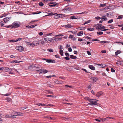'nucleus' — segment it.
<instances>
[{
    "mask_svg": "<svg viewBox=\"0 0 123 123\" xmlns=\"http://www.w3.org/2000/svg\"><path fill=\"white\" fill-rule=\"evenodd\" d=\"M51 59H47L46 62L48 63L51 62Z\"/></svg>",
    "mask_w": 123,
    "mask_h": 123,
    "instance_id": "obj_43",
    "label": "nucleus"
},
{
    "mask_svg": "<svg viewBox=\"0 0 123 123\" xmlns=\"http://www.w3.org/2000/svg\"><path fill=\"white\" fill-rule=\"evenodd\" d=\"M16 49L20 52H22L24 50V48L21 46H16Z\"/></svg>",
    "mask_w": 123,
    "mask_h": 123,
    "instance_id": "obj_2",
    "label": "nucleus"
},
{
    "mask_svg": "<svg viewBox=\"0 0 123 123\" xmlns=\"http://www.w3.org/2000/svg\"><path fill=\"white\" fill-rule=\"evenodd\" d=\"M102 26V25L100 24H98L97 25V27H101Z\"/></svg>",
    "mask_w": 123,
    "mask_h": 123,
    "instance_id": "obj_32",
    "label": "nucleus"
},
{
    "mask_svg": "<svg viewBox=\"0 0 123 123\" xmlns=\"http://www.w3.org/2000/svg\"><path fill=\"white\" fill-rule=\"evenodd\" d=\"M102 93H103L102 92H98L96 94V96L99 97L101 96Z\"/></svg>",
    "mask_w": 123,
    "mask_h": 123,
    "instance_id": "obj_9",
    "label": "nucleus"
},
{
    "mask_svg": "<svg viewBox=\"0 0 123 123\" xmlns=\"http://www.w3.org/2000/svg\"><path fill=\"white\" fill-rule=\"evenodd\" d=\"M64 59L66 60H70V58L68 57H64Z\"/></svg>",
    "mask_w": 123,
    "mask_h": 123,
    "instance_id": "obj_38",
    "label": "nucleus"
},
{
    "mask_svg": "<svg viewBox=\"0 0 123 123\" xmlns=\"http://www.w3.org/2000/svg\"><path fill=\"white\" fill-rule=\"evenodd\" d=\"M37 71L38 72V73H39V74H45L48 72L47 70L45 69H44L43 68L41 69H40L37 70Z\"/></svg>",
    "mask_w": 123,
    "mask_h": 123,
    "instance_id": "obj_1",
    "label": "nucleus"
},
{
    "mask_svg": "<svg viewBox=\"0 0 123 123\" xmlns=\"http://www.w3.org/2000/svg\"><path fill=\"white\" fill-rule=\"evenodd\" d=\"M11 115H7L6 116V117L7 118H11Z\"/></svg>",
    "mask_w": 123,
    "mask_h": 123,
    "instance_id": "obj_37",
    "label": "nucleus"
},
{
    "mask_svg": "<svg viewBox=\"0 0 123 123\" xmlns=\"http://www.w3.org/2000/svg\"><path fill=\"white\" fill-rule=\"evenodd\" d=\"M92 100L90 101V103L88 104H87L88 105H96L97 104V102L96 100Z\"/></svg>",
    "mask_w": 123,
    "mask_h": 123,
    "instance_id": "obj_4",
    "label": "nucleus"
},
{
    "mask_svg": "<svg viewBox=\"0 0 123 123\" xmlns=\"http://www.w3.org/2000/svg\"><path fill=\"white\" fill-rule=\"evenodd\" d=\"M105 6H106V4H100V7H103Z\"/></svg>",
    "mask_w": 123,
    "mask_h": 123,
    "instance_id": "obj_52",
    "label": "nucleus"
},
{
    "mask_svg": "<svg viewBox=\"0 0 123 123\" xmlns=\"http://www.w3.org/2000/svg\"><path fill=\"white\" fill-rule=\"evenodd\" d=\"M54 14H54L53 13H52V12H51L50 13H49V14L46 15L45 16H52Z\"/></svg>",
    "mask_w": 123,
    "mask_h": 123,
    "instance_id": "obj_34",
    "label": "nucleus"
},
{
    "mask_svg": "<svg viewBox=\"0 0 123 123\" xmlns=\"http://www.w3.org/2000/svg\"><path fill=\"white\" fill-rule=\"evenodd\" d=\"M119 64L121 65H122L123 64V62L121 61H119L118 62Z\"/></svg>",
    "mask_w": 123,
    "mask_h": 123,
    "instance_id": "obj_49",
    "label": "nucleus"
},
{
    "mask_svg": "<svg viewBox=\"0 0 123 123\" xmlns=\"http://www.w3.org/2000/svg\"><path fill=\"white\" fill-rule=\"evenodd\" d=\"M6 100L8 101H10L11 100V99L9 98H6Z\"/></svg>",
    "mask_w": 123,
    "mask_h": 123,
    "instance_id": "obj_51",
    "label": "nucleus"
},
{
    "mask_svg": "<svg viewBox=\"0 0 123 123\" xmlns=\"http://www.w3.org/2000/svg\"><path fill=\"white\" fill-rule=\"evenodd\" d=\"M72 119L71 117L66 118L62 117V119H64L65 121L71 120Z\"/></svg>",
    "mask_w": 123,
    "mask_h": 123,
    "instance_id": "obj_14",
    "label": "nucleus"
},
{
    "mask_svg": "<svg viewBox=\"0 0 123 123\" xmlns=\"http://www.w3.org/2000/svg\"><path fill=\"white\" fill-rule=\"evenodd\" d=\"M65 12H71L72 11V9L70 7H68L66 8L63 9L62 10Z\"/></svg>",
    "mask_w": 123,
    "mask_h": 123,
    "instance_id": "obj_3",
    "label": "nucleus"
},
{
    "mask_svg": "<svg viewBox=\"0 0 123 123\" xmlns=\"http://www.w3.org/2000/svg\"><path fill=\"white\" fill-rule=\"evenodd\" d=\"M122 18V17L121 15L119 16H118V18H117V19H121Z\"/></svg>",
    "mask_w": 123,
    "mask_h": 123,
    "instance_id": "obj_53",
    "label": "nucleus"
},
{
    "mask_svg": "<svg viewBox=\"0 0 123 123\" xmlns=\"http://www.w3.org/2000/svg\"><path fill=\"white\" fill-rule=\"evenodd\" d=\"M70 18L71 19H77V18L75 17V16H71Z\"/></svg>",
    "mask_w": 123,
    "mask_h": 123,
    "instance_id": "obj_28",
    "label": "nucleus"
},
{
    "mask_svg": "<svg viewBox=\"0 0 123 123\" xmlns=\"http://www.w3.org/2000/svg\"><path fill=\"white\" fill-rule=\"evenodd\" d=\"M113 22V19H111L108 21V23H111Z\"/></svg>",
    "mask_w": 123,
    "mask_h": 123,
    "instance_id": "obj_40",
    "label": "nucleus"
},
{
    "mask_svg": "<svg viewBox=\"0 0 123 123\" xmlns=\"http://www.w3.org/2000/svg\"><path fill=\"white\" fill-rule=\"evenodd\" d=\"M70 58L71 59H73L74 58V55H70Z\"/></svg>",
    "mask_w": 123,
    "mask_h": 123,
    "instance_id": "obj_62",
    "label": "nucleus"
},
{
    "mask_svg": "<svg viewBox=\"0 0 123 123\" xmlns=\"http://www.w3.org/2000/svg\"><path fill=\"white\" fill-rule=\"evenodd\" d=\"M22 38H18L17 39H16V42L21 40L22 39Z\"/></svg>",
    "mask_w": 123,
    "mask_h": 123,
    "instance_id": "obj_48",
    "label": "nucleus"
},
{
    "mask_svg": "<svg viewBox=\"0 0 123 123\" xmlns=\"http://www.w3.org/2000/svg\"><path fill=\"white\" fill-rule=\"evenodd\" d=\"M92 41H100L98 39H92Z\"/></svg>",
    "mask_w": 123,
    "mask_h": 123,
    "instance_id": "obj_54",
    "label": "nucleus"
},
{
    "mask_svg": "<svg viewBox=\"0 0 123 123\" xmlns=\"http://www.w3.org/2000/svg\"><path fill=\"white\" fill-rule=\"evenodd\" d=\"M47 50L48 51L50 52H53V49H47Z\"/></svg>",
    "mask_w": 123,
    "mask_h": 123,
    "instance_id": "obj_29",
    "label": "nucleus"
},
{
    "mask_svg": "<svg viewBox=\"0 0 123 123\" xmlns=\"http://www.w3.org/2000/svg\"><path fill=\"white\" fill-rule=\"evenodd\" d=\"M85 13V12H83L81 13H77V14H84Z\"/></svg>",
    "mask_w": 123,
    "mask_h": 123,
    "instance_id": "obj_59",
    "label": "nucleus"
},
{
    "mask_svg": "<svg viewBox=\"0 0 123 123\" xmlns=\"http://www.w3.org/2000/svg\"><path fill=\"white\" fill-rule=\"evenodd\" d=\"M65 28H70L72 27V26L70 24H67V25L65 26Z\"/></svg>",
    "mask_w": 123,
    "mask_h": 123,
    "instance_id": "obj_17",
    "label": "nucleus"
},
{
    "mask_svg": "<svg viewBox=\"0 0 123 123\" xmlns=\"http://www.w3.org/2000/svg\"><path fill=\"white\" fill-rule=\"evenodd\" d=\"M58 4V3H56L55 2L51 1L49 3V4H52V5L56 4L57 5Z\"/></svg>",
    "mask_w": 123,
    "mask_h": 123,
    "instance_id": "obj_24",
    "label": "nucleus"
},
{
    "mask_svg": "<svg viewBox=\"0 0 123 123\" xmlns=\"http://www.w3.org/2000/svg\"><path fill=\"white\" fill-rule=\"evenodd\" d=\"M94 28H88L87 29V30L89 31H93L94 30Z\"/></svg>",
    "mask_w": 123,
    "mask_h": 123,
    "instance_id": "obj_22",
    "label": "nucleus"
},
{
    "mask_svg": "<svg viewBox=\"0 0 123 123\" xmlns=\"http://www.w3.org/2000/svg\"><path fill=\"white\" fill-rule=\"evenodd\" d=\"M92 79L93 80V82H95L97 80L98 78L95 77L92 78Z\"/></svg>",
    "mask_w": 123,
    "mask_h": 123,
    "instance_id": "obj_11",
    "label": "nucleus"
},
{
    "mask_svg": "<svg viewBox=\"0 0 123 123\" xmlns=\"http://www.w3.org/2000/svg\"><path fill=\"white\" fill-rule=\"evenodd\" d=\"M84 98L85 99L87 100H88V101H89V102H90V101H91V100H96V99H91L90 98H89L88 97H85Z\"/></svg>",
    "mask_w": 123,
    "mask_h": 123,
    "instance_id": "obj_12",
    "label": "nucleus"
},
{
    "mask_svg": "<svg viewBox=\"0 0 123 123\" xmlns=\"http://www.w3.org/2000/svg\"><path fill=\"white\" fill-rule=\"evenodd\" d=\"M78 28H79L80 30H84L85 29V27H79Z\"/></svg>",
    "mask_w": 123,
    "mask_h": 123,
    "instance_id": "obj_39",
    "label": "nucleus"
},
{
    "mask_svg": "<svg viewBox=\"0 0 123 123\" xmlns=\"http://www.w3.org/2000/svg\"><path fill=\"white\" fill-rule=\"evenodd\" d=\"M89 67L90 69L92 70H95V68L93 65H89Z\"/></svg>",
    "mask_w": 123,
    "mask_h": 123,
    "instance_id": "obj_15",
    "label": "nucleus"
},
{
    "mask_svg": "<svg viewBox=\"0 0 123 123\" xmlns=\"http://www.w3.org/2000/svg\"><path fill=\"white\" fill-rule=\"evenodd\" d=\"M92 21L91 20H88L86 22V24L88 23H90L91 21Z\"/></svg>",
    "mask_w": 123,
    "mask_h": 123,
    "instance_id": "obj_58",
    "label": "nucleus"
},
{
    "mask_svg": "<svg viewBox=\"0 0 123 123\" xmlns=\"http://www.w3.org/2000/svg\"><path fill=\"white\" fill-rule=\"evenodd\" d=\"M65 55L67 57H69V54L67 52H66L65 54Z\"/></svg>",
    "mask_w": 123,
    "mask_h": 123,
    "instance_id": "obj_45",
    "label": "nucleus"
},
{
    "mask_svg": "<svg viewBox=\"0 0 123 123\" xmlns=\"http://www.w3.org/2000/svg\"><path fill=\"white\" fill-rule=\"evenodd\" d=\"M61 38H56L55 41H57L58 40H61Z\"/></svg>",
    "mask_w": 123,
    "mask_h": 123,
    "instance_id": "obj_57",
    "label": "nucleus"
},
{
    "mask_svg": "<svg viewBox=\"0 0 123 123\" xmlns=\"http://www.w3.org/2000/svg\"><path fill=\"white\" fill-rule=\"evenodd\" d=\"M4 27H7V28H9L11 27V29L13 28H14V26H13V25H10L8 26H7L6 25L4 26Z\"/></svg>",
    "mask_w": 123,
    "mask_h": 123,
    "instance_id": "obj_19",
    "label": "nucleus"
},
{
    "mask_svg": "<svg viewBox=\"0 0 123 123\" xmlns=\"http://www.w3.org/2000/svg\"><path fill=\"white\" fill-rule=\"evenodd\" d=\"M41 12H39L38 13H37L36 12H33L32 14H39V13H41Z\"/></svg>",
    "mask_w": 123,
    "mask_h": 123,
    "instance_id": "obj_41",
    "label": "nucleus"
},
{
    "mask_svg": "<svg viewBox=\"0 0 123 123\" xmlns=\"http://www.w3.org/2000/svg\"><path fill=\"white\" fill-rule=\"evenodd\" d=\"M5 23L3 21H1L0 22V25L1 27H2L5 25Z\"/></svg>",
    "mask_w": 123,
    "mask_h": 123,
    "instance_id": "obj_18",
    "label": "nucleus"
},
{
    "mask_svg": "<svg viewBox=\"0 0 123 123\" xmlns=\"http://www.w3.org/2000/svg\"><path fill=\"white\" fill-rule=\"evenodd\" d=\"M37 24L31 25V26L28 25L26 26V27H27L28 28H34L35 26H37Z\"/></svg>",
    "mask_w": 123,
    "mask_h": 123,
    "instance_id": "obj_7",
    "label": "nucleus"
},
{
    "mask_svg": "<svg viewBox=\"0 0 123 123\" xmlns=\"http://www.w3.org/2000/svg\"><path fill=\"white\" fill-rule=\"evenodd\" d=\"M83 31H81L78 32L77 35L79 36H81L83 34Z\"/></svg>",
    "mask_w": 123,
    "mask_h": 123,
    "instance_id": "obj_20",
    "label": "nucleus"
},
{
    "mask_svg": "<svg viewBox=\"0 0 123 123\" xmlns=\"http://www.w3.org/2000/svg\"><path fill=\"white\" fill-rule=\"evenodd\" d=\"M9 42H16V40H10L8 41Z\"/></svg>",
    "mask_w": 123,
    "mask_h": 123,
    "instance_id": "obj_44",
    "label": "nucleus"
},
{
    "mask_svg": "<svg viewBox=\"0 0 123 123\" xmlns=\"http://www.w3.org/2000/svg\"><path fill=\"white\" fill-rule=\"evenodd\" d=\"M111 72H115V70L113 68H111Z\"/></svg>",
    "mask_w": 123,
    "mask_h": 123,
    "instance_id": "obj_55",
    "label": "nucleus"
},
{
    "mask_svg": "<svg viewBox=\"0 0 123 123\" xmlns=\"http://www.w3.org/2000/svg\"><path fill=\"white\" fill-rule=\"evenodd\" d=\"M103 33V32L102 31H98L97 32V34L98 35H102Z\"/></svg>",
    "mask_w": 123,
    "mask_h": 123,
    "instance_id": "obj_30",
    "label": "nucleus"
},
{
    "mask_svg": "<svg viewBox=\"0 0 123 123\" xmlns=\"http://www.w3.org/2000/svg\"><path fill=\"white\" fill-rule=\"evenodd\" d=\"M11 93L12 92H9L7 94H5L4 95L5 96H8L10 95Z\"/></svg>",
    "mask_w": 123,
    "mask_h": 123,
    "instance_id": "obj_35",
    "label": "nucleus"
},
{
    "mask_svg": "<svg viewBox=\"0 0 123 123\" xmlns=\"http://www.w3.org/2000/svg\"><path fill=\"white\" fill-rule=\"evenodd\" d=\"M51 40V42L54 41L55 40H56V38L55 37H53L51 38H50Z\"/></svg>",
    "mask_w": 123,
    "mask_h": 123,
    "instance_id": "obj_27",
    "label": "nucleus"
},
{
    "mask_svg": "<svg viewBox=\"0 0 123 123\" xmlns=\"http://www.w3.org/2000/svg\"><path fill=\"white\" fill-rule=\"evenodd\" d=\"M68 51L69 52H71L72 51V49L70 47L68 49Z\"/></svg>",
    "mask_w": 123,
    "mask_h": 123,
    "instance_id": "obj_47",
    "label": "nucleus"
},
{
    "mask_svg": "<svg viewBox=\"0 0 123 123\" xmlns=\"http://www.w3.org/2000/svg\"><path fill=\"white\" fill-rule=\"evenodd\" d=\"M9 18L8 17H6L4 18L3 20L4 21V22L6 23L8 21H9Z\"/></svg>",
    "mask_w": 123,
    "mask_h": 123,
    "instance_id": "obj_8",
    "label": "nucleus"
},
{
    "mask_svg": "<svg viewBox=\"0 0 123 123\" xmlns=\"http://www.w3.org/2000/svg\"><path fill=\"white\" fill-rule=\"evenodd\" d=\"M44 40L46 41L47 42L49 43L51 42L50 38L48 37L45 38H44Z\"/></svg>",
    "mask_w": 123,
    "mask_h": 123,
    "instance_id": "obj_10",
    "label": "nucleus"
},
{
    "mask_svg": "<svg viewBox=\"0 0 123 123\" xmlns=\"http://www.w3.org/2000/svg\"><path fill=\"white\" fill-rule=\"evenodd\" d=\"M97 65H98L99 66V67L100 68H103L105 67L106 65L105 64H97Z\"/></svg>",
    "mask_w": 123,
    "mask_h": 123,
    "instance_id": "obj_13",
    "label": "nucleus"
},
{
    "mask_svg": "<svg viewBox=\"0 0 123 123\" xmlns=\"http://www.w3.org/2000/svg\"><path fill=\"white\" fill-rule=\"evenodd\" d=\"M105 28V26H103L102 27H97L96 28V29H104Z\"/></svg>",
    "mask_w": 123,
    "mask_h": 123,
    "instance_id": "obj_26",
    "label": "nucleus"
},
{
    "mask_svg": "<svg viewBox=\"0 0 123 123\" xmlns=\"http://www.w3.org/2000/svg\"><path fill=\"white\" fill-rule=\"evenodd\" d=\"M108 42L107 41H100L99 43H108Z\"/></svg>",
    "mask_w": 123,
    "mask_h": 123,
    "instance_id": "obj_50",
    "label": "nucleus"
},
{
    "mask_svg": "<svg viewBox=\"0 0 123 123\" xmlns=\"http://www.w3.org/2000/svg\"><path fill=\"white\" fill-rule=\"evenodd\" d=\"M58 48L59 49H61L60 50V54L62 55V46L61 45L59 46Z\"/></svg>",
    "mask_w": 123,
    "mask_h": 123,
    "instance_id": "obj_23",
    "label": "nucleus"
},
{
    "mask_svg": "<svg viewBox=\"0 0 123 123\" xmlns=\"http://www.w3.org/2000/svg\"><path fill=\"white\" fill-rule=\"evenodd\" d=\"M63 87H69V88H72L73 87L71 86H69V85H63L62 86Z\"/></svg>",
    "mask_w": 123,
    "mask_h": 123,
    "instance_id": "obj_25",
    "label": "nucleus"
},
{
    "mask_svg": "<svg viewBox=\"0 0 123 123\" xmlns=\"http://www.w3.org/2000/svg\"><path fill=\"white\" fill-rule=\"evenodd\" d=\"M55 57L56 58H59L60 57L59 55H56L55 56Z\"/></svg>",
    "mask_w": 123,
    "mask_h": 123,
    "instance_id": "obj_60",
    "label": "nucleus"
},
{
    "mask_svg": "<svg viewBox=\"0 0 123 123\" xmlns=\"http://www.w3.org/2000/svg\"><path fill=\"white\" fill-rule=\"evenodd\" d=\"M42 41H41V40H39L37 41L36 42H37V43H36V44H41L42 43Z\"/></svg>",
    "mask_w": 123,
    "mask_h": 123,
    "instance_id": "obj_33",
    "label": "nucleus"
},
{
    "mask_svg": "<svg viewBox=\"0 0 123 123\" xmlns=\"http://www.w3.org/2000/svg\"><path fill=\"white\" fill-rule=\"evenodd\" d=\"M121 52V51L120 50H117L115 52V55H118Z\"/></svg>",
    "mask_w": 123,
    "mask_h": 123,
    "instance_id": "obj_21",
    "label": "nucleus"
},
{
    "mask_svg": "<svg viewBox=\"0 0 123 123\" xmlns=\"http://www.w3.org/2000/svg\"><path fill=\"white\" fill-rule=\"evenodd\" d=\"M4 68L3 69V70H4L5 72H10L11 70V69L10 68H7L4 67Z\"/></svg>",
    "mask_w": 123,
    "mask_h": 123,
    "instance_id": "obj_5",
    "label": "nucleus"
},
{
    "mask_svg": "<svg viewBox=\"0 0 123 123\" xmlns=\"http://www.w3.org/2000/svg\"><path fill=\"white\" fill-rule=\"evenodd\" d=\"M74 36L73 35H70L69 36V38H73Z\"/></svg>",
    "mask_w": 123,
    "mask_h": 123,
    "instance_id": "obj_63",
    "label": "nucleus"
},
{
    "mask_svg": "<svg viewBox=\"0 0 123 123\" xmlns=\"http://www.w3.org/2000/svg\"><path fill=\"white\" fill-rule=\"evenodd\" d=\"M107 119V118L106 117V118H104V119H102V118H101V119L102 121L103 122V121H105V120H106V119Z\"/></svg>",
    "mask_w": 123,
    "mask_h": 123,
    "instance_id": "obj_61",
    "label": "nucleus"
},
{
    "mask_svg": "<svg viewBox=\"0 0 123 123\" xmlns=\"http://www.w3.org/2000/svg\"><path fill=\"white\" fill-rule=\"evenodd\" d=\"M95 18L97 19H101V18L99 17L98 16L96 17Z\"/></svg>",
    "mask_w": 123,
    "mask_h": 123,
    "instance_id": "obj_56",
    "label": "nucleus"
},
{
    "mask_svg": "<svg viewBox=\"0 0 123 123\" xmlns=\"http://www.w3.org/2000/svg\"><path fill=\"white\" fill-rule=\"evenodd\" d=\"M45 95L47 97H52L53 98H54L55 97V96H54L51 95Z\"/></svg>",
    "mask_w": 123,
    "mask_h": 123,
    "instance_id": "obj_36",
    "label": "nucleus"
},
{
    "mask_svg": "<svg viewBox=\"0 0 123 123\" xmlns=\"http://www.w3.org/2000/svg\"><path fill=\"white\" fill-rule=\"evenodd\" d=\"M56 5V4H54V5H49V6L51 7H54Z\"/></svg>",
    "mask_w": 123,
    "mask_h": 123,
    "instance_id": "obj_46",
    "label": "nucleus"
},
{
    "mask_svg": "<svg viewBox=\"0 0 123 123\" xmlns=\"http://www.w3.org/2000/svg\"><path fill=\"white\" fill-rule=\"evenodd\" d=\"M39 5L41 6H43L44 5L43 4L42 2H40L39 3Z\"/></svg>",
    "mask_w": 123,
    "mask_h": 123,
    "instance_id": "obj_31",
    "label": "nucleus"
},
{
    "mask_svg": "<svg viewBox=\"0 0 123 123\" xmlns=\"http://www.w3.org/2000/svg\"><path fill=\"white\" fill-rule=\"evenodd\" d=\"M12 25L14 26V28H16L18 27H19L20 25L19 24H18V23H14L12 24Z\"/></svg>",
    "mask_w": 123,
    "mask_h": 123,
    "instance_id": "obj_6",
    "label": "nucleus"
},
{
    "mask_svg": "<svg viewBox=\"0 0 123 123\" xmlns=\"http://www.w3.org/2000/svg\"><path fill=\"white\" fill-rule=\"evenodd\" d=\"M36 66L34 65H31L30 66H29V68H34Z\"/></svg>",
    "mask_w": 123,
    "mask_h": 123,
    "instance_id": "obj_42",
    "label": "nucleus"
},
{
    "mask_svg": "<svg viewBox=\"0 0 123 123\" xmlns=\"http://www.w3.org/2000/svg\"><path fill=\"white\" fill-rule=\"evenodd\" d=\"M60 15L62 16V14H58L55 15L54 16V18L55 19H57L59 18L60 17Z\"/></svg>",
    "mask_w": 123,
    "mask_h": 123,
    "instance_id": "obj_16",
    "label": "nucleus"
},
{
    "mask_svg": "<svg viewBox=\"0 0 123 123\" xmlns=\"http://www.w3.org/2000/svg\"><path fill=\"white\" fill-rule=\"evenodd\" d=\"M87 53L89 55H91V53L89 51H87Z\"/></svg>",
    "mask_w": 123,
    "mask_h": 123,
    "instance_id": "obj_64",
    "label": "nucleus"
}]
</instances>
